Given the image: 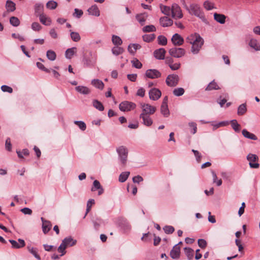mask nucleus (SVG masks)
I'll return each mask as SVG.
<instances>
[{"instance_id":"f257e3e1","label":"nucleus","mask_w":260,"mask_h":260,"mask_svg":"<svg viewBox=\"0 0 260 260\" xmlns=\"http://www.w3.org/2000/svg\"><path fill=\"white\" fill-rule=\"evenodd\" d=\"M187 41L192 45L191 51L194 54H198L204 44V40L198 34L191 35L187 38Z\"/></svg>"},{"instance_id":"f03ea898","label":"nucleus","mask_w":260,"mask_h":260,"mask_svg":"<svg viewBox=\"0 0 260 260\" xmlns=\"http://www.w3.org/2000/svg\"><path fill=\"white\" fill-rule=\"evenodd\" d=\"M186 9L190 14L194 15L197 17H198L203 22L207 23V20L204 15V14L198 5L194 4H191L188 8L186 7Z\"/></svg>"},{"instance_id":"7ed1b4c3","label":"nucleus","mask_w":260,"mask_h":260,"mask_svg":"<svg viewBox=\"0 0 260 260\" xmlns=\"http://www.w3.org/2000/svg\"><path fill=\"white\" fill-rule=\"evenodd\" d=\"M116 151L118 154V159L122 166H125L128 156V150L123 146L117 148Z\"/></svg>"},{"instance_id":"20e7f679","label":"nucleus","mask_w":260,"mask_h":260,"mask_svg":"<svg viewBox=\"0 0 260 260\" xmlns=\"http://www.w3.org/2000/svg\"><path fill=\"white\" fill-rule=\"evenodd\" d=\"M82 62L85 67L91 68L95 66L96 59L93 57L92 53L90 52L89 55H83Z\"/></svg>"},{"instance_id":"39448f33","label":"nucleus","mask_w":260,"mask_h":260,"mask_svg":"<svg viewBox=\"0 0 260 260\" xmlns=\"http://www.w3.org/2000/svg\"><path fill=\"white\" fill-rule=\"evenodd\" d=\"M169 54L175 58H181L185 54V50L182 48L173 47L169 49Z\"/></svg>"},{"instance_id":"423d86ee","label":"nucleus","mask_w":260,"mask_h":260,"mask_svg":"<svg viewBox=\"0 0 260 260\" xmlns=\"http://www.w3.org/2000/svg\"><path fill=\"white\" fill-rule=\"evenodd\" d=\"M136 107V105L134 103L128 101L122 102L119 105L120 110L123 112L130 111L135 109Z\"/></svg>"},{"instance_id":"0eeeda50","label":"nucleus","mask_w":260,"mask_h":260,"mask_svg":"<svg viewBox=\"0 0 260 260\" xmlns=\"http://www.w3.org/2000/svg\"><path fill=\"white\" fill-rule=\"evenodd\" d=\"M140 106L142 110L141 114H144L145 115L153 114L156 111V107L151 106L148 104L141 103Z\"/></svg>"},{"instance_id":"6e6552de","label":"nucleus","mask_w":260,"mask_h":260,"mask_svg":"<svg viewBox=\"0 0 260 260\" xmlns=\"http://www.w3.org/2000/svg\"><path fill=\"white\" fill-rule=\"evenodd\" d=\"M171 14L173 18L180 19L183 17V14L180 7L177 4H173L171 7Z\"/></svg>"},{"instance_id":"1a4fd4ad","label":"nucleus","mask_w":260,"mask_h":260,"mask_svg":"<svg viewBox=\"0 0 260 260\" xmlns=\"http://www.w3.org/2000/svg\"><path fill=\"white\" fill-rule=\"evenodd\" d=\"M179 76L176 74H171L166 78V84L170 87H174L177 85L179 82Z\"/></svg>"},{"instance_id":"9d476101","label":"nucleus","mask_w":260,"mask_h":260,"mask_svg":"<svg viewBox=\"0 0 260 260\" xmlns=\"http://www.w3.org/2000/svg\"><path fill=\"white\" fill-rule=\"evenodd\" d=\"M161 75L160 72L156 69H149L145 72L146 77L150 79L158 78Z\"/></svg>"},{"instance_id":"9b49d317","label":"nucleus","mask_w":260,"mask_h":260,"mask_svg":"<svg viewBox=\"0 0 260 260\" xmlns=\"http://www.w3.org/2000/svg\"><path fill=\"white\" fill-rule=\"evenodd\" d=\"M161 95V91L157 88H153L149 92V98L153 101H156L160 98Z\"/></svg>"},{"instance_id":"f8f14e48","label":"nucleus","mask_w":260,"mask_h":260,"mask_svg":"<svg viewBox=\"0 0 260 260\" xmlns=\"http://www.w3.org/2000/svg\"><path fill=\"white\" fill-rule=\"evenodd\" d=\"M170 255L173 259H178L180 257V247L178 246V244H176L173 247L170 251Z\"/></svg>"},{"instance_id":"ddd939ff","label":"nucleus","mask_w":260,"mask_h":260,"mask_svg":"<svg viewBox=\"0 0 260 260\" xmlns=\"http://www.w3.org/2000/svg\"><path fill=\"white\" fill-rule=\"evenodd\" d=\"M171 41L174 46H181L184 43L183 38L178 34H174L171 39Z\"/></svg>"},{"instance_id":"4468645a","label":"nucleus","mask_w":260,"mask_h":260,"mask_svg":"<svg viewBox=\"0 0 260 260\" xmlns=\"http://www.w3.org/2000/svg\"><path fill=\"white\" fill-rule=\"evenodd\" d=\"M18 241L19 243L14 240H9V242L12 244V247L13 248L19 249L25 246V243L23 240L19 239Z\"/></svg>"},{"instance_id":"2eb2a0df","label":"nucleus","mask_w":260,"mask_h":260,"mask_svg":"<svg viewBox=\"0 0 260 260\" xmlns=\"http://www.w3.org/2000/svg\"><path fill=\"white\" fill-rule=\"evenodd\" d=\"M64 246L67 247H71L75 245L76 243V240L74 239L71 236L65 238L61 242Z\"/></svg>"},{"instance_id":"dca6fc26","label":"nucleus","mask_w":260,"mask_h":260,"mask_svg":"<svg viewBox=\"0 0 260 260\" xmlns=\"http://www.w3.org/2000/svg\"><path fill=\"white\" fill-rule=\"evenodd\" d=\"M159 22L162 27H168L171 26L173 23V20L167 16L161 17Z\"/></svg>"},{"instance_id":"f3484780","label":"nucleus","mask_w":260,"mask_h":260,"mask_svg":"<svg viewBox=\"0 0 260 260\" xmlns=\"http://www.w3.org/2000/svg\"><path fill=\"white\" fill-rule=\"evenodd\" d=\"M166 51L164 48H159L154 51V56L157 59H164Z\"/></svg>"},{"instance_id":"a211bd4d","label":"nucleus","mask_w":260,"mask_h":260,"mask_svg":"<svg viewBox=\"0 0 260 260\" xmlns=\"http://www.w3.org/2000/svg\"><path fill=\"white\" fill-rule=\"evenodd\" d=\"M41 220L42 221V229L44 234H47L50 230L52 225L51 222L44 219V218L41 217Z\"/></svg>"},{"instance_id":"6ab92c4d","label":"nucleus","mask_w":260,"mask_h":260,"mask_svg":"<svg viewBox=\"0 0 260 260\" xmlns=\"http://www.w3.org/2000/svg\"><path fill=\"white\" fill-rule=\"evenodd\" d=\"M140 118L142 119L143 123L147 126H150L153 123L150 115H145L144 114H141L140 115Z\"/></svg>"},{"instance_id":"aec40b11","label":"nucleus","mask_w":260,"mask_h":260,"mask_svg":"<svg viewBox=\"0 0 260 260\" xmlns=\"http://www.w3.org/2000/svg\"><path fill=\"white\" fill-rule=\"evenodd\" d=\"M87 12L89 15L95 16H99L100 15V10L96 5H94L91 6L88 10Z\"/></svg>"},{"instance_id":"412c9836","label":"nucleus","mask_w":260,"mask_h":260,"mask_svg":"<svg viewBox=\"0 0 260 260\" xmlns=\"http://www.w3.org/2000/svg\"><path fill=\"white\" fill-rule=\"evenodd\" d=\"M147 17L148 14L147 13L138 14L136 16V19L141 25H144Z\"/></svg>"},{"instance_id":"4be33fe9","label":"nucleus","mask_w":260,"mask_h":260,"mask_svg":"<svg viewBox=\"0 0 260 260\" xmlns=\"http://www.w3.org/2000/svg\"><path fill=\"white\" fill-rule=\"evenodd\" d=\"M91 84L95 88L102 90L104 87V84L102 81L99 79H93L91 80Z\"/></svg>"},{"instance_id":"5701e85b","label":"nucleus","mask_w":260,"mask_h":260,"mask_svg":"<svg viewBox=\"0 0 260 260\" xmlns=\"http://www.w3.org/2000/svg\"><path fill=\"white\" fill-rule=\"evenodd\" d=\"M141 48L140 45L138 44H131L128 46V51L132 54H134L136 50Z\"/></svg>"},{"instance_id":"b1692460","label":"nucleus","mask_w":260,"mask_h":260,"mask_svg":"<svg viewBox=\"0 0 260 260\" xmlns=\"http://www.w3.org/2000/svg\"><path fill=\"white\" fill-rule=\"evenodd\" d=\"M76 90L78 92L83 94H88L90 92V90L88 87L83 86H77Z\"/></svg>"},{"instance_id":"393cba45","label":"nucleus","mask_w":260,"mask_h":260,"mask_svg":"<svg viewBox=\"0 0 260 260\" xmlns=\"http://www.w3.org/2000/svg\"><path fill=\"white\" fill-rule=\"evenodd\" d=\"M214 19L220 24H224L225 22L226 17L223 14L215 13L214 14Z\"/></svg>"},{"instance_id":"a878e982","label":"nucleus","mask_w":260,"mask_h":260,"mask_svg":"<svg viewBox=\"0 0 260 260\" xmlns=\"http://www.w3.org/2000/svg\"><path fill=\"white\" fill-rule=\"evenodd\" d=\"M242 133L243 136L246 138L253 140H256L257 139V137L255 135L250 133L245 129L242 130Z\"/></svg>"},{"instance_id":"bb28decb","label":"nucleus","mask_w":260,"mask_h":260,"mask_svg":"<svg viewBox=\"0 0 260 260\" xmlns=\"http://www.w3.org/2000/svg\"><path fill=\"white\" fill-rule=\"evenodd\" d=\"M249 45L250 46V47L252 48L256 51H259L260 50V45L258 43L256 40L254 39H251L249 42Z\"/></svg>"},{"instance_id":"cd10ccee","label":"nucleus","mask_w":260,"mask_h":260,"mask_svg":"<svg viewBox=\"0 0 260 260\" xmlns=\"http://www.w3.org/2000/svg\"><path fill=\"white\" fill-rule=\"evenodd\" d=\"M6 8L8 12H13L15 10V4L10 0L6 2Z\"/></svg>"},{"instance_id":"c85d7f7f","label":"nucleus","mask_w":260,"mask_h":260,"mask_svg":"<svg viewBox=\"0 0 260 260\" xmlns=\"http://www.w3.org/2000/svg\"><path fill=\"white\" fill-rule=\"evenodd\" d=\"M247 112V107L246 103L240 105L237 110V114L239 116L243 115Z\"/></svg>"},{"instance_id":"c756f323","label":"nucleus","mask_w":260,"mask_h":260,"mask_svg":"<svg viewBox=\"0 0 260 260\" xmlns=\"http://www.w3.org/2000/svg\"><path fill=\"white\" fill-rule=\"evenodd\" d=\"M40 22L45 25H49L51 23V20L46 17L44 14L39 16Z\"/></svg>"},{"instance_id":"7c9ffc66","label":"nucleus","mask_w":260,"mask_h":260,"mask_svg":"<svg viewBox=\"0 0 260 260\" xmlns=\"http://www.w3.org/2000/svg\"><path fill=\"white\" fill-rule=\"evenodd\" d=\"M124 51V49L119 46H115L112 49V53L116 56L122 54Z\"/></svg>"},{"instance_id":"2f4dec72","label":"nucleus","mask_w":260,"mask_h":260,"mask_svg":"<svg viewBox=\"0 0 260 260\" xmlns=\"http://www.w3.org/2000/svg\"><path fill=\"white\" fill-rule=\"evenodd\" d=\"M77 51V48L76 47H72L71 48L68 49L65 53V55L67 58L71 59L75 53Z\"/></svg>"},{"instance_id":"473e14b6","label":"nucleus","mask_w":260,"mask_h":260,"mask_svg":"<svg viewBox=\"0 0 260 260\" xmlns=\"http://www.w3.org/2000/svg\"><path fill=\"white\" fill-rule=\"evenodd\" d=\"M44 9V6L41 4H36L35 6V13L37 16H40V15L43 14V11Z\"/></svg>"},{"instance_id":"72a5a7b5","label":"nucleus","mask_w":260,"mask_h":260,"mask_svg":"<svg viewBox=\"0 0 260 260\" xmlns=\"http://www.w3.org/2000/svg\"><path fill=\"white\" fill-rule=\"evenodd\" d=\"M219 89L217 84L213 80L211 81L205 89L206 91H210L212 90H216Z\"/></svg>"},{"instance_id":"f704fd0d","label":"nucleus","mask_w":260,"mask_h":260,"mask_svg":"<svg viewBox=\"0 0 260 260\" xmlns=\"http://www.w3.org/2000/svg\"><path fill=\"white\" fill-rule=\"evenodd\" d=\"M184 252L188 259L191 260L193 257V250L190 248L185 247L184 248Z\"/></svg>"},{"instance_id":"c9c22d12","label":"nucleus","mask_w":260,"mask_h":260,"mask_svg":"<svg viewBox=\"0 0 260 260\" xmlns=\"http://www.w3.org/2000/svg\"><path fill=\"white\" fill-rule=\"evenodd\" d=\"M161 113L165 117H168L170 115V111L168 109V105H161L160 107Z\"/></svg>"},{"instance_id":"e433bc0d","label":"nucleus","mask_w":260,"mask_h":260,"mask_svg":"<svg viewBox=\"0 0 260 260\" xmlns=\"http://www.w3.org/2000/svg\"><path fill=\"white\" fill-rule=\"evenodd\" d=\"M129 174L130 172L128 171L123 172L121 173L119 176V181L122 183L124 182L128 178Z\"/></svg>"},{"instance_id":"4c0bfd02","label":"nucleus","mask_w":260,"mask_h":260,"mask_svg":"<svg viewBox=\"0 0 260 260\" xmlns=\"http://www.w3.org/2000/svg\"><path fill=\"white\" fill-rule=\"evenodd\" d=\"M93 106L100 111L104 110V107L102 103L97 100H94L92 102Z\"/></svg>"},{"instance_id":"58836bf2","label":"nucleus","mask_w":260,"mask_h":260,"mask_svg":"<svg viewBox=\"0 0 260 260\" xmlns=\"http://www.w3.org/2000/svg\"><path fill=\"white\" fill-rule=\"evenodd\" d=\"M70 31L71 38L73 41L77 42L80 40L81 37L78 32L72 31L71 30Z\"/></svg>"},{"instance_id":"ea45409f","label":"nucleus","mask_w":260,"mask_h":260,"mask_svg":"<svg viewBox=\"0 0 260 260\" xmlns=\"http://www.w3.org/2000/svg\"><path fill=\"white\" fill-rule=\"evenodd\" d=\"M231 126L236 132H239L240 130V125L238 123L237 120L233 119L230 121Z\"/></svg>"},{"instance_id":"a19ab883","label":"nucleus","mask_w":260,"mask_h":260,"mask_svg":"<svg viewBox=\"0 0 260 260\" xmlns=\"http://www.w3.org/2000/svg\"><path fill=\"white\" fill-rule=\"evenodd\" d=\"M112 41L115 46H119L122 43V41L121 38L119 36L116 35L112 36Z\"/></svg>"},{"instance_id":"79ce46f5","label":"nucleus","mask_w":260,"mask_h":260,"mask_svg":"<svg viewBox=\"0 0 260 260\" xmlns=\"http://www.w3.org/2000/svg\"><path fill=\"white\" fill-rule=\"evenodd\" d=\"M160 8L163 14L167 16H170L171 12V9L169 7L160 5Z\"/></svg>"},{"instance_id":"37998d69","label":"nucleus","mask_w":260,"mask_h":260,"mask_svg":"<svg viewBox=\"0 0 260 260\" xmlns=\"http://www.w3.org/2000/svg\"><path fill=\"white\" fill-rule=\"evenodd\" d=\"M46 56L48 59L51 61L55 60L56 57L55 52L51 50H49L47 51Z\"/></svg>"},{"instance_id":"c03bdc74","label":"nucleus","mask_w":260,"mask_h":260,"mask_svg":"<svg viewBox=\"0 0 260 260\" xmlns=\"http://www.w3.org/2000/svg\"><path fill=\"white\" fill-rule=\"evenodd\" d=\"M28 250L30 253H31L37 259L40 260L41 257L40 255L38 254V250L36 248L27 247Z\"/></svg>"},{"instance_id":"a18cd8bd","label":"nucleus","mask_w":260,"mask_h":260,"mask_svg":"<svg viewBox=\"0 0 260 260\" xmlns=\"http://www.w3.org/2000/svg\"><path fill=\"white\" fill-rule=\"evenodd\" d=\"M211 174H212V177H213V183H216V185L218 186H220L222 183L221 179L217 180V175L214 171H213V170L211 171Z\"/></svg>"},{"instance_id":"49530a36","label":"nucleus","mask_w":260,"mask_h":260,"mask_svg":"<svg viewBox=\"0 0 260 260\" xmlns=\"http://www.w3.org/2000/svg\"><path fill=\"white\" fill-rule=\"evenodd\" d=\"M10 23L13 26L16 27L19 25L20 21L17 17L12 16L10 18Z\"/></svg>"},{"instance_id":"de8ad7c7","label":"nucleus","mask_w":260,"mask_h":260,"mask_svg":"<svg viewBox=\"0 0 260 260\" xmlns=\"http://www.w3.org/2000/svg\"><path fill=\"white\" fill-rule=\"evenodd\" d=\"M155 38L154 34L144 35L143 36V40L146 42H150Z\"/></svg>"},{"instance_id":"09e8293b","label":"nucleus","mask_w":260,"mask_h":260,"mask_svg":"<svg viewBox=\"0 0 260 260\" xmlns=\"http://www.w3.org/2000/svg\"><path fill=\"white\" fill-rule=\"evenodd\" d=\"M143 32H154L156 31V28L153 25H146L142 28Z\"/></svg>"},{"instance_id":"8fccbe9b","label":"nucleus","mask_w":260,"mask_h":260,"mask_svg":"<svg viewBox=\"0 0 260 260\" xmlns=\"http://www.w3.org/2000/svg\"><path fill=\"white\" fill-rule=\"evenodd\" d=\"M158 43L160 45H166L167 44V39L164 36H159L157 38Z\"/></svg>"},{"instance_id":"3c124183","label":"nucleus","mask_w":260,"mask_h":260,"mask_svg":"<svg viewBox=\"0 0 260 260\" xmlns=\"http://www.w3.org/2000/svg\"><path fill=\"white\" fill-rule=\"evenodd\" d=\"M173 92V94L177 96H181L184 93V89L181 87L175 88L174 89Z\"/></svg>"},{"instance_id":"603ef678","label":"nucleus","mask_w":260,"mask_h":260,"mask_svg":"<svg viewBox=\"0 0 260 260\" xmlns=\"http://www.w3.org/2000/svg\"><path fill=\"white\" fill-rule=\"evenodd\" d=\"M57 3L53 1H50L46 4L47 8L50 10L55 9L57 7Z\"/></svg>"},{"instance_id":"864d4df0","label":"nucleus","mask_w":260,"mask_h":260,"mask_svg":"<svg viewBox=\"0 0 260 260\" xmlns=\"http://www.w3.org/2000/svg\"><path fill=\"white\" fill-rule=\"evenodd\" d=\"M132 66L137 69H141L142 67V63L137 58L131 61Z\"/></svg>"},{"instance_id":"5fc2aeb1","label":"nucleus","mask_w":260,"mask_h":260,"mask_svg":"<svg viewBox=\"0 0 260 260\" xmlns=\"http://www.w3.org/2000/svg\"><path fill=\"white\" fill-rule=\"evenodd\" d=\"M247 159L249 162H255L258 160V157L255 154L249 153L247 156Z\"/></svg>"},{"instance_id":"6e6d98bb","label":"nucleus","mask_w":260,"mask_h":260,"mask_svg":"<svg viewBox=\"0 0 260 260\" xmlns=\"http://www.w3.org/2000/svg\"><path fill=\"white\" fill-rule=\"evenodd\" d=\"M74 123L77 125L82 131H85L86 128V124L82 121H75Z\"/></svg>"},{"instance_id":"4d7b16f0","label":"nucleus","mask_w":260,"mask_h":260,"mask_svg":"<svg viewBox=\"0 0 260 260\" xmlns=\"http://www.w3.org/2000/svg\"><path fill=\"white\" fill-rule=\"evenodd\" d=\"M204 8L207 10H211L214 8V5L209 1H206L204 3Z\"/></svg>"},{"instance_id":"13d9d810","label":"nucleus","mask_w":260,"mask_h":260,"mask_svg":"<svg viewBox=\"0 0 260 260\" xmlns=\"http://www.w3.org/2000/svg\"><path fill=\"white\" fill-rule=\"evenodd\" d=\"M163 229L165 232L167 234H172L175 231L174 227L171 225H166Z\"/></svg>"},{"instance_id":"bf43d9fd","label":"nucleus","mask_w":260,"mask_h":260,"mask_svg":"<svg viewBox=\"0 0 260 260\" xmlns=\"http://www.w3.org/2000/svg\"><path fill=\"white\" fill-rule=\"evenodd\" d=\"M102 186L99 181L95 180L93 181V187L91 188V191H94L96 189H99L102 188Z\"/></svg>"},{"instance_id":"052dcab7","label":"nucleus","mask_w":260,"mask_h":260,"mask_svg":"<svg viewBox=\"0 0 260 260\" xmlns=\"http://www.w3.org/2000/svg\"><path fill=\"white\" fill-rule=\"evenodd\" d=\"M17 153L18 154V156L19 158H23L24 155H28L29 154V151L27 149H23L22 151H17Z\"/></svg>"},{"instance_id":"680f3d73","label":"nucleus","mask_w":260,"mask_h":260,"mask_svg":"<svg viewBox=\"0 0 260 260\" xmlns=\"http://www.w3.org/2000/svg\"><path fill=\"white\" fill-rule=\"evenodd\" d=\"M66 247L63 245L62 243L60 244V246L58 247L57 250L59 252L61 253L60 256H63L66 253Z\"/></svg>"},{"instance_id":"e2e57ef3","label":"nucleus","mask_w":260,"mask_h":260,"mask_svg":"<svg viewBox=\"0 0 260 260\" xmlns=\"http://www.w3.org/2000/svg\"><path fill=\"white\" fill-rule=\"evenodd\" d=\"M31 28L34 31H39L41 29L42 26L38 22H33L31 24Z\"/></svg>"},{"instance_id":"0e129e2a","label":"nucleus","mask_w":260,"mask_h":260,"mask_svg":"<svg viewBox=\"0 0 260 260\" xmlns=\"http://www.w3.org/2000/svg\"><path fill=\"white\" fill-rule=\"evenodd\" d=\"M1 89L4 92H7L8 93H12L13 92V89L7 85H4L1 86Z\"/></svg>"},{"instance_id":"69168bd1","label":"nucleus","mask_w":260,"mask_h":260,"mask_svg":"<svg viewBox=\"0 0 260 260\" xmlns=\"http://www.w3.org/2000/svg\"><path fill=\"white\" fill-rule=\"evenodd\" d=\"M37 67L40 69V70L46 72V73H49L50 72V70L46 68L44 66L41 62H37Z\"/></svg>"},{"instance_id":"338daca9","label":"nucleus","mask_w":260,"mask_h":260,"mask_svg":"<svg viewBox=\"0 0 260 260\" xmlns=\"http://www.w3.org/2000/svg\"><path fill=\"white\" fill-rule=\"evenodd\" d=\"M198 245L201 248H204L206 247L207 246V242L204 239H200L198 240Z\"/></svg>"},{"instance_id":"774afa93","label":"nucleus","mask_w":260,"mask_h":260,"mask_svg":"<svg viewBox=\"0 0 260 260\" xmlns=\"http://www.w3.org/2000/svg\"><path fill=\"white\" fill-rule=\"evenodd\" d=\"M83 14V12L81 10H79L78 9L76 8L74 10V13L73 15L77 18H79L82 16Z\"/></svg>"}]
</instances>
